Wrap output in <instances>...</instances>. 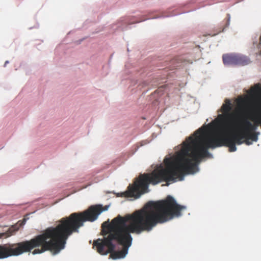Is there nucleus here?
<instances>
[{"instance_id": "nucleus-11", "label": "nucleus", "mask_w": 261, "mask_h": 261, "mask_svg": "<svg viewBox=\"0 0 261 261\" xmlns=\"http://www.w3.org/2000/svg\"><path fill=\"white\" fill-rule=\"evenodd\" d=\"M5 64H8V61L6 62Z\"/></svg>"}, {"instance_id": "nucleus-4", "label": "nucleus", "mask_w": 261, "mask_h": 261, "mask_svg": "<svg viewBox=\"0 0 261 261\" xmlns=\"http://www.w3.org/2000/svg\"><path fill=\"white\" fill-rule=\"evenodd\" d=\"M247 109L246 99L242 97L237 101V107L234 113H230L232 106L229 99H226L225 103L221 107L222 114L219 115L214 124L218 132L224 133L232 128L234 124H238L241 116L244 114Z\"/></svg>"}, {"instance_id": "nucleus-1", "label": "nucleus", "mask_w": 261, "mask_h": 261, "mask_svg": "<svg viewBox=\"0 0 261 261\" xmlns=\"http://www.w3.org/2000/svg\"><path fill=\"white\" fill-rule=\"evenodd\" d=\"M184 208L170 195L165 200L149 201L132 214L118 216L111 224L103 223L101 232L103 238L94 241L93 246L101 255L110 253L113 259L124 258L132 243L131 233L150 231L158 224L180 216Z\"/></svg>"}, {"instance_id": "nucleus-5", "label": "nucleus", "mask_w": 261, "mask_h": 261, "mask_svg": "<svg viewBox=\"0 0 261 261\" xmlns=\"http://www.w3.org/2000/svg\"><path fill=\"white\" fill-rule=\"evenodd\" d=\"M223 62L225 65H244L243 58L235 55H224Z\"/></svg>"}, {"instance_id": "nucleus-7", "label": "nucleus", "mask_w": 261, "mask_h": 261, "mask_svg": "<svg viewBox=\"0 0 261 261\" xmlns=\"http://www.w3.org/2000/svg\"><path fill=\"white\" fill-rule=\"evenodd\" d=\"M261 94V85L259 84L255 85L250 90V94L256 96Z\"/></svg>"}, {"instance_id": "nucleus-3", "label": "nucleus", "mask_w": 261, "mask_h": 261, "mask_svg": "<svg viewBox=\"0 0 261 261\" xmlns=\"http://www.w3.org/2000/svg\"><path fill=\"white\" fill-rule=\"evenodd\" d=\"M108 207L104 208L101 205H91L84 212L73 213L68 217L62 218L56 226L48 227L41 234L30 240L0 245V258L18 256L39 247L40 248L35 249L33 251V254L48 250L58 253L65 248L69 237L73 232H78L79 229L83 226L85 222L94 221ZM16 230L10 228L6 232L0 233V239L9 237Z\"/></svg>"}, {"instance_id": "nucleus-9", "label": "nucleus", "mask_w": 261, "mask_h": 261, "mask_svg": "<svg viewBox=\"0 0 261 261\" xmlns=\"http://www.w3.org/2000/svg\"><path fill=\"white\" fill-rule=\"evenodd\" d=\"M229 24V18H228V19H227V23H226L227 26Z\"/></svg>"}, {"instance_id": "nucleus-6", "label": "nucleus", "mask_w": 261, "mask_h": 261, "mask_svg": "<svg viewBox=\"0 0 261 261\" xmlns=\"http://www.w3.org/2000/svg\"><path fill=\"white\" fill-rule=\"evenodd\" d=\"M246 139L247 140H251L253 141H257L258 140V135L259 134L258 132H249L248 131L247 132H244Z\"/></svg>"}, {"instance_id": "nucleus-2", "label": "nucleus", "mask_w": 261, "mask_h": 261, "mask_svg": "<svg viewBox=\"0 0 261 261\" xmlns=\"http://www.w3.org/2000/svg\"><path fill=\"white\" fill-rule=\"evenodd\" d=\"M219 133L221 136L214 137L207 133L205 127L199 128L183 142L181 150L176 155L164 159L165 167L160 165L151 173L140 175L137 178V198L148 192L150 184L155 185L166 181L168 186L170 182L183 180L186 174L196 172L197 163L210 155L209 148L225 146L229 148L230 152H234L237 150L236 145L242 144L246 139L242 130L231 134Z\"/></svg>"}, {"instance_id": "nucleus-10", "label": "nucleus", "mask_w": 261, "mask_h": 261, "mask_svg": "<svg viewBox=\"0 0 261 261\" xmlns=\"http://www.w3.org/2000/svg\"><path fill=\"white\" fill-rule=\"evenodd\" d=\"M259 41H260V43H261V36H260V38H259Z\"/></svg>"}, {"instance_id": "nucleus-8", "label": "nucleus", "mask_w": 261, "mask_h": 261, "mask_svg": "<svg viewBox=\"0 0 261 261\" xmlns=\"http://www.w3.org/2000/svg\"><path fill=\"white\" fill-rule=\"evenodd\" d=\"M249 140H250L244 139V143H245L247 145H249L251 144Z\"/></svg>"}]
</instances>
